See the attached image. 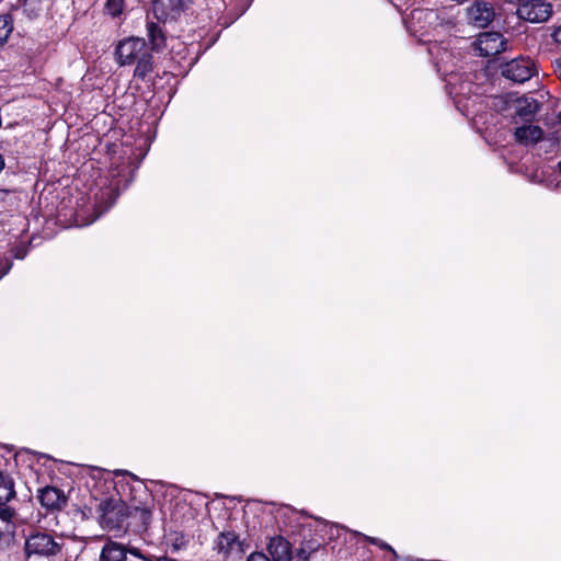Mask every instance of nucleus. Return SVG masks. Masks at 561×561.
Instances as JSON below:
<instances>
[{
    "label": "nucleus",
    "mask_w": 561,
    "mask_h": 561,
    "mask_svg": "<svg viewBox=\"0 0 561 561\" xmlns=\"http://www.w3.org/2000/svg\"><path fill=\"white\" fill-rule=\"evenodd\" d=\"M115 57L119 66L136 65V79L145 81L153 72V56L141 37L131 36L119 41L115 48Z\"/></svg>",
    "instance_id": "nucleus-1"
},
{
    "label": "nucleus",
    "mask_w": 561,
    "mask_h": 561,
    "mask_svg": "<svg viewBox=\"0 0 561 561\" xmlns=\"http://www.w3.org/2000/svg\"><path fill=\"white\" fill-rule=\"evenodd\" d=\"M100 524L108 530H119L130 517L138 518L144 525L149 523L151 513L145 507H129L121 499H107L99 504Z\"/></svg>",
    "instance_id": "nucleus-2"
},
{
    "label": "nucleus",
    "mask_w": 561,
    "mask_h": 561,
    "mask_svg": "<svg viewBox=\"0 0 561 561\" xmlns=\"http://www.w3.org/2000/svg\"><path fill=\"white\" fill-rule=\"evenodd\" d=\"M126 170L127 168H125L123 171L111 170L110 184L106 187H102L95 195L94 216L85 225L92 224L105 211H107L116 202L121 191L128 186L131 178L129 176V171L125 173Z\"/></svg>",
    "instance_id": "nucleus-3"
},
{
    "label": "nucleus",
    "mask_w": 561,
    "mask_h": 561,
    "mask_svg": "<svg viewBox=\"0 0 561 561\" xmlns=\"http://www.w3.org/2000/svg\"><path fill=\"white\" fill-rule=\"evenodd\" d=\"M60 551L61 545L47 533L35 531L25 540V553L28 558H51Z\"/></svg>",
    "instance_id": "nucleus-4"
},
{
    "label": "nucleus",
    "mask_w": 561,
    "mask_h": 561,
    "mask_svg": "<svg viewBox=\"0 0 561 561\" xmlns=\"http://www.w3.org/2000/svg\"><path fill=\"white\" fill-rule=\"evenodd\" d=\"M213 550L221 561H241L245 553L243 542L232 530L220 533L213 542Z\"/></svg>",
    "instance_id": "nucleus-5"
},
{
    "label": "nucleus",
    "mask_w": 561,
    "mask_h": 561,
    "mask_svg": "<svg viewBox=\"0 0 561 561\" xmlns=\"http://www.w3.org/2000/svg\"><path fill=\"white\" fill-rule=\"evenodd\" d=\"M501 72L503 77L513 82L523 83L537 73L535 61L529 57H517L505 62Z\"/></svg>",
    "instance_id": "nucleus-6"
},
{
    "label": "nucleus",
    "mask_w": 561,
    "mask_h": 561,
    "mask_svg": "<svg viewBox=\"0 0 561 561\" xmlns=\"http://www.w3.org/2000/svg\"><path fill=\"white\" fill-rule=\"evenodd\" d=\"M552 13V5L543 0H526L519 4L516 14L530 23L546 22Z\"/></svg>",
    "instance_id": "nucleus-7"
},
{
    "label": "nucleus",
    "mask_w": 561,
    "mask_h": 561,
    "mask_svg": "<svg viewBox=\"0 0 561 561\" xmlns=\"http://www.w3.org/2000/svg\"><path fill=\"white\" fill-rule=\"evenodd\" d=\"M513 137L516 144L524 147H533L540 141H549L556 146V141L545 137L542 128L534 124H524L514 129Z\"/></svg>",
    "instance_id": "nucleus-8"
},
{
    "label": "nucleus",
    "mask_w": 561,
    "mask_h": 561,
    "mask_svg": "<svg viewBox=\"0 0 561 561\" xmlns=\"http://www.w3.org/2000/svg\"><path fill=\"white\" fill-rule=\"evenodd\" d=\"M506 42L499 32H483L476 41V49L482 57H492L505 50Z\"/></svg>",
    "instance_id": "nucleus-9"
},
{
    "label": "nucleus",
    "mask_w": 561,
    "mask_h": 561,
    "mask_svg": "<svg viewBox=\"0 0 561 561\" xmlns=\"http://www.w3.org/2000/svg\"><path fill=\"white\" fill-rule=\"evenodd\" d=\"M183 10V0H154L152 3V13L159 22L176 20Z\"/></svg>",
    "instance_id": "nucleus-10"
},
{
    "label": "nucleus",
    "mask_w": 561,
    "mask_h": 561,
    "mask_svg": "<svg viewBox=\"0 0 561 561\" xmlns=\"http://www.w3.org/2000/svg\"><path fill=\"white\" fill-rule=\"evenodd\" d=\"M494 16V8L489 2L477 0L468 8V18L478 27H486Z\"/></svg>",
    "instance_id": "nucleus-11"
},
{
    "label": "nucleus",
    "mask_w": 561,
    "mask_h": 561,
    "mask_svg": "<svg viewBox=\"0 0 561 561\" xmlns=\"http://www.w3.org/2000/svg\"><path fill=\"white\" fill-rule=\"evenodd\" d=\"M37 499L47 511H60L67 505V496L64 491L55 486H44L38 490Z\"/></svg>",
    "instance_id": "nucleus-12"
},
{
    "label": "nucleus",
    "mask_w": 561,
    "mask_h": 561,
    "mask_svg": "<svg viewBox=\"0 0 561 561\" xmlns=\"http://www.w3.org/2000/svg\"><path fill=\"white\" fill-rule=\"evenodd\" d=\"M513 107L517 117L530 123L540 111L541 104L533 95L525 94L513 100Z\"/></svg>",
    "instance_id": "nucleus-13"
},
{
    "label": "nucleus",
    "mask_w": 561,
    "mask_h": 561,
    "mask_svg": "<svg viewBox=\"0 0 561 561\" xmlns=\"http://www.w3.org/2000/svg\"><path fill=\"white\" fill-rule=\"evenodd\" d=\"M313 524L314 531H319L322 536H324V543H329L333 540H340L342 538L345 541L347 537H354L352 535L354 531H350L346 528L335 524H329L320 519H316Z\"/></svg>",
    "instance_id": "nucleus-14"
},
{
    "label": "nucleus",
    "mask_w": 561,
    "mask_h": 561,
    "mask_svg": "<svg viewBox=\"0 0 561 561\" xmlns=\"http://www.w3.org/2000/svg\"><path fill=\"white\" fill-rule=\"evenodd\" d=\"M16 501L14 480L7 473L0 471V508L16 511L12 503Z\"/></svg>",
    "instance_id": "nucleus-15"
},
{
    "label": "nucleus",
    "mask_w": 561,
    "mask_h": 561,
    "mask_svg": "<svg viewBox=\"0 0 561 561\" xmlns=\"http://www.w3.org/2000/svg\"><path fill=\"white\" fill-rule=\"evenodd\" d=\"M10 11L14 16V13L22 12L28 20H34L39 16L42 12L41 0H9Z\"/></svg>",
    "instance_id": "nucleus-16"
},
{
    "label": "nucleus",
    "mask_w": 561,
    "mask_h": 561,
    "mask_svg": "<svg viewBox=\"0 0 561 561\" xmlns=\"http://www.w3.org/2000/svg\"><path fill=\"white\" fill-rule=\"evenodd\" d=\"M273 561H290V543L283 537H274L267 547Z\"/></svg>",
    "instance_id": "nucleus-17"
},
{
    "label": "nucleus",
    "mask_w": 561,
    "mask_h": 561,
    "mask_svg": "<svg viewBox=\"0 0 561 561\" xmlns=\"http://www.w3.org/2000/svg\"><path fill=\"white\" fill-rule=\"evenodd\" d=\"M127 552L125 548L115 541L108 540L102 548L100 561H126Z\"/></svg>",
    "instance_id": "nucleus-18"
},
{
    "label": "nucleus",
    "mask_w": 561,
    "mask_h": 561,
    "mask_svg": "<svg viewBox=\"0 0 561 561\" xmlns=\"http://www.w3.org/2000/svg\"><path fill=\"white\" fill-rule=\"evenodd\" d=\"M147 35L151 44V49L161 50L165 46V35L159 24L154 22H148Z\"/></svg>",
    "instance_id": "nucleus-19"
},
{
    "label": "nucleus",
    "mask_w": 561,
    "mask_h": 561,
    "mask_svg": "<svg viewBox=\"0 0 561 561\" xmlns=\"http://www.w3.org/2000/svg\"><path fill=\"white\" fill-rule=\"evenodd\" d=\"M16 511L0 508V540L3 536L13 534L15 529Z\"/></svg>",
    "instance_id": "nucleus-20"
},
{
    "label": "nucleus",
    "mask_w": 561,
    "mask_h": 561,
    "mask_svg": "<svg viewBox=\"0 0 561 561\" xmlns=\"http://www.w3.org/2000/svg\"><path fill=\"white\" fill-rule=\"evenodd\" d=\"M324 545V536H322L321 533L316 531V537L304 539L300 550L310 557Z\"/></svg>",
    "instance_id": "nucleus-21"
},
{
    "label": "nucleus",
    "mask_w": 561,
    "mask_h": 561,
    "mask_svg": "<svg viewBox=\"0 0 561 561\" xmlns=\"http://www.w3.org/2000/svg\"><path fill=\"white\" fill-rule=\"evenodd\" d=\"M14 16L11 12L0 15V47L8 41L13 31Z\"/></svg>",
    "instance_id": "nucleus-22"
},
{
    "label": "nucleus",
    "mask_w": 561,
    "mask_h": 561,
    "mask_svg": "<svg viewBox=\"0 0 561 561\" xmlns=\"http://www.w3.org/2000/svg\"><path fill=\"white\" fill-rule=\"evenodd\" d=\"M352 535L355 536V537H360L364 540L368 541L369 543L378 546L380 549L390 551L394 556V558L398 557L397 552L394 551V549L390 545H388L387 542H385V541H382V540H380V539H378L376 537H369V536H366V535L357 533V531L353 533Z\"/></svg>",
    "instance_id": "nucleus-23"
},
{
    "label": "nucleus",
    "mask_w": 561,
    "mask_h": 561,
    "mask_svg": "<svg viewBox=\"0 0 561 561\" xmlns=\"http://www.w3.org/2000/svg\"><path fill=\"white\" fill-rule=\"evenodd\" d=\"M125 0H106L105 8L112 16H118L123 12Z\"/></svg>",
    "instance_id": "nucleus-24"
},
{
    "label": "nucleus",
    "mask_w": 561,
    "mask_h": 561,
    "mask_svg": "<svg viewBox=\"0 0 561 561\" xmlns=\"http://www.w3.org/2000/svg\"><path fill=\"white\" fill-rule=\"evenodd\" d=\"M247 561H271V560L262 552H253L248 557Z\"/></svg>",
    "instance_id": "nucleus-25"
},
{
    "label": "nucleus",
    "mask_w": 561,
    "mask_h": 561,
    "mask_svg": "<svg viewBox=\"0 0 561 561\" xmlns=\"http://www.w3.org/2000/svg\"><path fill=\"white\" fill-rule=\"evenodd\" d=\"M309 556L302 552L300 549L297 551L295 558L290 557V561H308Z\"/></svg>",
    "instance_id": "nucleus-26"
},
{
    "label": "nucleus",
    "mask_w": 561,
    "mask_h": 561,
    "mask_svg": "<svg viewBox=\"0 0 561 561\" xmlns=\"http://www.w3.org/2000/svg\"><path fill=\"white\" fill-rule=\"evenodd\" d=\"M552 37L556 43L561 44V25L553 31Z\"/></svg>",
    "instance_id": "nucleus-27"
},
{
    "label": "nucleus",
    "mask_w": 561,
    "mask_h": 561,
    "mask_svg": "<svg viewBox=\"0 0 561 561\" xmlns=\"http://www.w3.org/2000/svg\"><path fill=\"white\" fill-rule=\"evenodd\" d=\"M391 3L397 7V8H400L402 4H404L405 2L401 1V0H390Z\"/></svg>",
    "instance_id": "nucleus-28"
},
{
    "label": "nucleus",
    "mask_w": 561,
    "mask_h": 561,
    "mask_svg": "<svg viewBox=\"0 0 561 561\" xmlns=\"http://www.w3.org/2000/svg\"><path fill=\"white\" fill-rule=\"evenodd\" d=\"M4 167V160L2 158V156L0 154V171L3 169Z\"/></svg>",
    "instance_id": "nucleus-29"
},
{
    "label": "nucleus",
    "mask_w": 561,
    "mask_h": 561,
    "mask_svg": "<svg viewBox=\"0 0 561 561\" xmlns=\"http://www.w3.org/2000/svg\"><path fill=\"white\" fill-rule=\"evenodd\" d=\"M558 117H559V121H560V123H561V112H560V114H559V116H558Z\"/></svg>",
    "instance_id": "nucleus-30"
},
{
    "label": "nucleus",
    "mask_w": 561,
    "mask_h": 561,
    "mask_svg": "<svg viewBox=\"0 0 561 561\" xmlns=\"http://www.w3.org/2000/svg\"><path fill=\"white\" fill-rule=\"evenodd\" d=\"M419 561H422V560H419Z\"/></svg>",
    "instance_id": "nucleus-31"
}]
</instances>
